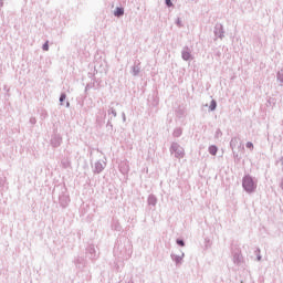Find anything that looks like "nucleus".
<instances>
[{"label":"nucleus","instance_id":"nucleus-1","mask_svg":"<svg viewBox=\"0 0 283 283\" xmlns=\"http://www.w3.org/2000/svg\"><path fill=\"white\" fill-rule=\"evenodd\" d=\"M243 189L248 191V193H253L255 189L258 188V185H255V181H253V178L251 176H245L242 181Z\"/></svg>","mask_w":283,"mask_h":283},{"label":"nucleus","instance_id":"nucleus-2","mask_svg":"<svg viewBox=\"0 0 283 283\" xmlns=\"http://www.w3.org/2000/svg\"><path fill=\"white\" fill-rule=\"evenodd\" d=\"M114 14L115 17H123L125 14V10L123 8H116Z\"/></svg>","mask_w":283,"mask_h":283},{"label":"nucleus","instance_id":"nucleus-3","mask_svg":"<svg viewBox=\"0 0 283 283\" xmlns=\"http://www.w3.org/2000/svg\"><path fill=\"white\" fill-rule=\"evenodd\" d=\"M209 151L212 156H216L218 154V147L216 146H210Z\"/></svg>","mask_w":283,"mask_h":283},{"label":"nucleus","instance_id":"nucleus-4","mask_svg":"<svg viewBox=\"0 0 283 283\" xmlns=\"http://www.w3.org/2000/svg\"><path fill=\"white\" fill-rule=\"evenodd\" d=\"M182 59H184V61H189V59H191V53H189V52H184V53H182Z\"/></svg>","mask_w":283,"mask_h":283},{"label":"nucleus","instance_id":"nucleus-5","mask_svg":"<svg viewBox=\"0 0 283 283\" xmlns=\"http://www.w3.org/2000/svg\"><path fill=\"white\" fill-rule=\"evenodd\" d=\"M245 147H247L248 149H253V143L248 142L247 145H245Z\"/></svg>","mask_w":283,"mask_h":283},{"label":"nucleus","instance_id":"nucleus-6","mask_svg":"<svg viewBox=\"0 0 283 283\" xmlns=\"http://www.w3.org/2000/svg\"><path fill=\"white\" fill-rule=\"evenodd\" d=\"M210 109H212V111L216 109V101L211 102Z\"/></svg>","mask_w":283,"mask_h":283},{"label":"nucleus","instance_id":"nucleus-7","mask_svg":"<svg viewBox=\"0 0 283 283\" xmlns=\"http://www.w3.org/2000/svg\"><path fill=\"white\" fill-rule=\"evenodd\" d=\"M177 244H179V247H185V241H182V240H177Z\"/></svg>","mask_w":283,"mask_h":283},{"label":"nucleus","instance_id":"nucleus-8","mask_svg":"<svg viewBox=\"0 0 283 283\" xmlns=\"http://www.w3.org/2000/svg\"><path fill=\"white\" fill-rule=\"evenodd\" d=\"M166 4L168 6V8H171V6H174V3H171V0H166Z\"/></svg>","mask_w":283,"mask_h":283},{"label":"nucleus","instance_id":"nucleus-9","mask_svg":"<svg viewBox=\"0 0 283 283\" xmlns=\"http://www.w3.org/2000/svg\"><path fill=\"white\" fill-rule=\"evenodd\" d=\"M49 49H50V46L48 45V43H45V44L43 45V50H44L45 52H48Z\"/></svg>","mask_w":283,"mask_h":283},{"label":"nucleus","instance_id":"nucleus-10","mask_svg":"<svg viewBox=\"0 0 283 283\" xmlns=\"http://www.w3.org/2000/svg\"><path fill=\"white\" fill-rule=\"evenodd\" d=\"M63 101H65V94H62L60 97V102L63 103Z\"/></svg>","mask_w":283,"mask_h":283}]
</instances>
